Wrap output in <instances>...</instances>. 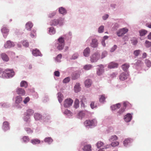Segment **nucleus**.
<instances>
[{"instance_id":"12","label":"nucleus","mask_w":151,"mask_h":151,"mask_svg":"<svg viewBox=\"0 0 151 151\" xmlns=\"http://www.w3.org/2000/svg\"><path fill=\"white\" fill-rule=\"evenodd\" d=\"M14 46V43L10 41H7L6 43L4 45V47L6 48H9Z\"/></svg>"},{"instance_id":"57","label":"nucleus","mask_w":151,"mask_h":151,"mask_svg":"<svg viewBox=\"0 0 151 151\" xmlns=\"http://www.w3.org/2000/svg\"><path fill=\"white\" fill-rule=\"evenodd\" d=\"M22 44L24 46L26 47H28L29 45V43L25 41L23 42Z\"/></svg>"},{"instance_id":"56","label":"nucleus","mask_w":151,"mask_h":151,"mask_svg":"<svg viewBox=\"0 0 151 151\" xmlns=\"http://www.w3.org/2000/svg\"><path fill=\"white\" fill-rule=\"evenodd\" d=\"M131 42L134 45H135L137 43V39H135L131 40Z\"/></svg>"},{"instance_id":"8","label":"nucleus","mask_w":151,"mask_h":151,"mask_svg":"<svg viewBox=\"0 0 151 151\" xmlns=\"http://www.w3.org/2000/svg\"><path fill=\"white\" fill-rule=\"evenodd\" d=\"M32 54L35 56H42V54L40 50L37 49H35L32 50Z\"/></svg>"},{"instance_id":"40","label":"nucleus","mask_w":151,"mask_h":151,"mask_svg":"<svg viewBox=\"0 0 151 151\" xmlns=\"http://www.w3.org/2000/svg\"><path fill=\"white\" fill-rule=\"evenodd\" d=\"M85 115V113L83 111H81L79 112L78 114V118L80 119H82L83 117Z\"/></svg>"},{"instance_id":"10","label":"nucleus","mask_w":151,"mask_h":151,"mask_svg":"<svg viewBox=\"0 0 151 151\" xmlns=\"http://www.w3.org/2000/svg\"><path fill=\"white\" fill-rule=\"evenodd\" d=\"M16 92L18 95L21 96H24L25 94V91L22 88H18L16 90Z\"/></svg>"},{"instance_id":"11","label":"nucleus","mask_w":151,"mask_h":151,"mask_svg":"<svg viewBox=\"0 0 151 151\" xmlns=\"http://www.w3.org/2000/svg\"><path fill=\"white\" fill-rule=\"evenodd\" d=\"M132 116L131 114L128 113L124 116V119L126 122H129L132 119Z\"/></svg>"},{"instance_id":"7","label":"nucleus","mask_w":151,"mask_h":151,"mask_svg":"<svg viewBox=\"0 0 151 151\" xmlns=\"http://www.w3.org/2000/svg\"><path fill=\"white\" fill-rule=\"evenodd\" d=\"M99 58V55L98 53H95L91 57V62H96Z\"/></svg>"},{"instance_id":"58","label":"nucleus","mask_w":151,"mask_h":151,"mask_svg":"<svg viewBox=\"0 0 151 151\" xmlns=\"http://www.w3.org/2000/svg\"><path fill=\"white\" fill-rule=\"evenodd\" d=\"M117 46L116 45H114L111 48L110 50L111 52H113L117 48Z\"/></svg>"},{"instance_id":"5","label":"nucleus","mask_w":151,"mask_h":151,"mask_svg":"<svg viewBox=\"0 0 151 151\" xmlns=\"http://www.w3.org/2000/svg\"><path fill=\"white\" fill-rule=\"evenodd\" d=\"M73 102V100L71 99H67L65 100L64 102V105L65 107H69L71 106Z\"/></svg>"},{"instance_id":"46","label":"nucleus","mask_w":151,"mask_h":151,"mask_svg":"<svg viewBox=\"0 0 151 151\" xmlns=\"http://www.w3.org/2000/svg\"><path fill=\"white\" fill-rule=\"evenodd\" d=\"M105 99V97L104 95H102L101 96V97L99 99V101L101 102H103L104 101Z\"/></svg>"},{"instance_id":"4","label":"nucleus","mask_w":151,"mask_h":151,"mask_svg":"<svg viewBox=\"0 0 151 151\" xmlns=\"http://www.w3.org/2000/svg\"><path fill=\"white\" fill-rule=\"evenodd\" d=\"M63 19L62 18H60L58 19H55L52 20L50 22V24L51 25H53L55 26L58 24L62 25L63 23L62 22Z\"/></svg>"},{"instance_id":"36","label":"nucleus","mask_w":151,"mask_h":151,"mask_svg":"<svg viewBox=\"0 0 151 151\" xmlns=\"http://www.w3.org/2000/svg\"><path fill=\"white\" fill-rule=\"evenodd\" d=\"M118 139L116 135L112 136L109 139V140L110 141L116 140Z\"/></svg>"},{"instance_id":"29","label":"nucleus","mask_w":151,"mask_h":151,"mask_svg":"<svg viewBox=\"0 0 151 151\" xmlns=\"http://www.w3.org/2000/svg\"><path fill=\"white\" fill-rule=\"evenodd\" d=\"M34 113V111L33 110L30 109H28L27 111L26 116H27L28 117L32 115Z\"/></svg>"},{"instance_id":"31","label":"nucleus","mask_w":151,"mask_h":151,"mask_svg":"<svg viewBox=\"0 0 151 151\" xmlns=\"http://www.w3.org/2000/svg\"><path fill=\"white\" fill-rule=\"evenodd\" d=\"M59 11L60 13L64 14L66 13V11L64 8L61 7L59 9Z\"/></svg>"},{"instance_id":"52","label":"nucleus","mask_w":151,"mask_h":151,"mask_svg":"<svg viewBox=\"0 0 151 151\" xmlns=\"http://www.w3.org/2000/svg\"><path fill=\"white\" fill-rule=\"evenodd\" d=\"M110 147V145H107L106 146H104V147L102 148V149H99L98 151H104V149H106L107 148H109V147Z\"/></svg>"},{"instance_id":"35","label":"nucleus","mask_w":151,"mask_h":151,"mask_svg":"<svg viewBox=\"0 0 151 151\" xmlns=\"http://www.w3.org/2000/svg\"><path fill=\"white\" fill-rule=\"evenodd\" d=\"M44 141L45 142H47L48 143L50 144L52 142L53 140L51 137H48L47 138H46L44 139Z\"/></svg>"},{"instance_id":"2","label":"nucleus","mask_w":151,"mask_h":151,"mask_svg":"<svg viewBox=\"0 0 151 151\" xmlns=\"http://www.w3.org/2000/svg\"><path fill=\"white\" fill-rule=\"evenodd\" d=\"M14 75V72L13 70L7 69L3 72L2 76L3 77H12Z\"/></svg>"},{"instance_id":"18","label":"nucleus","mask_w":151,"mask_h":151,"mask_svg":"<svg viewBox=\"0 0 151 151\" xmlns=\"http://www.w3.org/2000/svg\"><path fill=\"white\" fill-rule=\"evenodd\" d=\"M33 24L32 23L30 22H27L25 25V27L27 30H30L32 27Z\"/></svg>"},{"instance_id":"39","label":"nucleus","mask_w":151,"mask_h":151,"mask_svg":"<svg viewBox=\"0 0 151 151\" xmlns=\"http://www.w3.org/2000/svg\"><path fill=\"white\" fill-rule=\"evenodd\" d=\"M92 67V66L91 65H86L84 66L83 68L86 70H88L90 69Z\"/></svg>"},{"instance_id":"21","label":"nucleus","mask_w":151,"mask_h":151,"mask_svg":"<svg viewBox=\"0 0 151 151\" xmlns=\"http://www.w3.org/2000/svg\"><path fill=\"white\" fill-rule=\"evenodd\" d=\"M1 57L3 60L5 61H7L9 60L8 56L5 53H2L1 54Z\"/></svg>"},{"instance_id":"38","label":"nucleus","mask_w":151,"mask_h":151,"mask_svg":"<svg viewBox=\"0 0 151 151\" xmlns=\"http://www.w3.org/2000/svg\"><path fill=\"white\" fill-rule=\"evenodd\" d=\"M36 31L34 29H33L31 31L30 36L32 38H33L36 37Z\"/></svg>"},{"instance_id":"55","label":"nucleus","mask_w":151,"mask_h":151,"mask_svg":"<svg viewBox=\"0 0 151 151\" xmlns=\"http://www.w3.org/2000/svg\"><path fill=\"white\" fill-rule=\"evenodd\" d=\"M140 52V50H136L134 52V54L135 56H137L139 54Z\"/></svg>"},{"instance_id":"3","label":"nucleus","mask_w":151,"mask_h":151,"mask_svg":"<svg viewBox=\"0 0 151 151\" xmlns=\"http://www.w3.org/2000/svg\"><path fill=\"white\" fill-rule=\"evenodd\" d=\"M96 70V74L99 76L102 75L104 72V67L103 65H101L98 66Z\"/></svg>"},{"instance_id":"47","label":"nucleus","mask_w":151,"mask_h":151,"mask_svg":"<svg viewBox=\"0 0 151 151\" xmlns=\"http://www.w3.org/2000/svg\"><path fill=\"white\" fill-rule=\"evenodd\" d=\"M119 142L117 141L112 142L111 144V145L112 147H115L119 145Z\"/></svg>"},{"instance_id":"61","label":"nucleus","mask_w":151,"mask_h":151,"mask_svg":"<svg viewBox=\"0 0 151 151\" xmlns=\"http://www.w3.org/2000/svg\"><path fill=\"white\" fill-rule=\"evenodd\" d=\"M54 75L55 76L59 77L60 76V73L58 71H56L54 72Z\"/></svg>"},{"instance_id":"25","label":"nucleus","mask_w":151,"mask_h":151,"mask_svg":"<svg viewBox=\"0 0 151 151\" xmlns=\"http://www.w3.org/2000/svg\"><path fill=\"white\" fill-rule=\"evenodd\" d=\"M31 142L33 145L39 144L40 142V140L37 139H33L31 140Z\"/></svg>"},{"instance_id":"37","label":"nucleus","mask_w":151,"mask_h":151,"mask_svg":"<svg viewBox=\"0 0 151 151\" xmlns=\"http://www.w3.org/2000/svg\"><path fill=\"white\" fill-rule=\"evenodd\" d=\"M27 82L25 81H22L20 83V86L22 87L26 88L27 87Z\"/></svg>"},{"instance_id":"62","label":"nucleus","mask_w":151,"mask_h":151,"mask_svg":"<svg viewBox=\"0 0 151 151\" xmlns=\"http://www.w3.org/2000/svg\"><path fill=\"white\" fill-rule=\"evenodd\" d=\"M125 108H121L119 111V113L120 114H121L125 110Z\"/></svg>"},{"instance_id":"13","label":"nucleus","mask_w":151,"mask_h":151,"mask_svg":"<svg viewBox=\"0 0 151 151\" xmlns=\"http://www.w3.org/2000/svg\"><path fill=\"white\" fill-rule=\"evenodd\" d=\"M118 65V64L117 63L112 62L109 64L108 67L109 68L111 69L114 68H117Z\"/></svg>"},{"instance_id":"60","label":"nucleus","mask_w":151,"mask_h":151,"mask_svg":"<svg viewBox=\"0 0 151 151\" xmlns=\"http://www.w3.org/2000/svg\"><path fill=\"white\" fill-rule=\"evenodd\" d=\"M25 130L28 133H31L32 132V131L29 128H26Z\"/></svg>"},{"instance_id":"14","label":"nucleus","mask_w":151,"mask_h":151,"mask_svg":"<svg viewBox=\"0 0 151 151\" xmlns=\"http://www.w3.org/2000/svg\"><path fill=\"white\" fill-rule=\"evenodd\" d=\"M22 98L19 96H16L15 98V103L18 104L22 101Z\"/></svg>"},{"instance_id":"6","label":"nucleus","mask_w":151,"mask_h":151,"mask_svg":"<svg viewBox=\"0 0 151 151\" xmlns=\"http://www.w3.org/2000/svg\"><path fill=\"white\" fill-rule=\"evenodd\" d=\"M128 31V29L127 28H124L120 29L117 33V35L119 36H121L122 35L126 33Z\"/></svg>"},{"instance_id":"34","label":"nucleus","mask_w":151,"mask_h":151,"mask_svg":"<svg viewBox=\"0 0 151 151\" xmlns=\"http://www.w3.org/2000/svg\"><path fill=\"white\" fill-rule=\"evenodd\" d=\"M124 106L125 108L127 107L130 108L132 106V105L128 101H125L123 103Z\"/></svg>"},{"instance_id":"43","label":"nucleus","mask_w":151,"mask_h":151,"mask_svg":"<svg viewBox=\"0 0 151 151\" xmlns=\"http://www.w3.org/2000/svg\"><path fill=\"white\" fill-rule=\"evenodd\" d=\"M79 101L77 99H76L74 102V107L76 108H77L79 106Z\"/></svg>"},{"instance_id":"20","label":"nucleus","mask_w":151,"mask_h":151,"mask_svg":"<svg viewBox=\"0 0 151 151\" xmlns=\"http://www.w3.org/2000/svg\"><path fill=\"white\" fill-rule=\"evenodd\" d=\"M91 147L90 145H86L84 146L83 150L84 151H91Z\"/></svg>"},{"instance_id":"63","label":"nucleus","mask_w":151,"mask_h":151,"mask_svg":"<svg viewBox=\"0 0 151 151\" xmlns=\"http://www.w3.org/2000/svg\"><path fill=\"white\" fill-rule=\"evenodd\" d=\"M78 57V55L77 54H74L72 56V59H76Z\"/></svg>"},{"instance_id":"9","label":"nucleus","mask_w":151,"mask_h":151,"mask_svg":"<svg viewBox=\"0 0 151 151\" xmlns=\"http://www.w3.org/2000/svg\"><path fill=\"white\" fill-rule=\"evenodd\" d=\"M129 75L128 74L123 72L119 76V79L122 81H124L128 77Z\"/></svg>"},{"instance_id":"15","label":"nucleus","mask_w":151,"mask_h":151,"mask_svg":"<svg viewBox=\"0 0 151 151\" xmlns=\"http://www.w3.org/2000/svg\"><path fill=\"white\" fill-rule=\"evenodd\" d=\"M98 42L97 40L96 39H93L91 43V46L93 47H96L98 46Z\"/></svg>"},{"instance_id":"16","label":"nucleus","mask_w":151,"mask_h":151,"mask_svg":"<svg viewBox=\"0 0 151 151\" xmlns=\"http://www.w3.org/2000/svg\"><path fill=\"white\" fill-rule=\"evenodd\" d=\"M90 53V50L89 47H87L83 52V55L85 57H88L89 56Z\"/></svg>"},{"instance_id":"22","label":"nucleus","mask_w":151,"mask_h":151,"mask_svg":"<svg viewBox=\"0 0 151 151\" xmlns=\"http://www.w3.org/2000/svg\"><path fill=\"white\" fill-rule=\"evenodd\" d=\"M34 117L36 120H39L42 119V116L39 113H35L34 114Z\"/></svg>"},{"instance_id":"26","label":"nucleus","mask_w":151,"mask_h":151,"mask_svg":"<svg viewBox=\"0 0 151 151\" xmlns=\"http://www.w3.org/2000/svg\"><path fill=\"white\" fill-rule=\"evenodd\" d=\"M120 107L121 104L119 103H118L115 105L112 106H111V108L112 110H114L119 108Z\"/></svg>"},{"instance_id":"24","label":"nucleus","mask_w":151,"mask_h":151,"mask_svg":"<svg viewBox=\"0 0 151 151\" xmlns=\"http://www.w3.org/2000/svg\"><path fill=\"white\" fill-rule=\"evenodd\" d=\"M3 128L5 130H6L9 129V124L8 122H4L3 123Z\"/></svg>"},{"instance_id":"32","label":"nucleus","mask_w":151,"mask_h":151,"mask_svg":"<svg viewBox=\"0 0 151 151\" xmlns=\"http://www.w3.org/2000/svg\"><path fill=\"white\" fill-rule=\"evenodd\" d=\"M131 142V139H130L127 138L124 140V141L123 144L124 146H126L128 144L130 143Z\"/></svg>"},{"instance_id":"51","label":"nucleus","mask_w":151,"mask_h":151,"mask_svg":"<svg viewBox=\"0 0 151 151\" xmlns=\"http://www.w3.org/2000/svg\"><path fill=\"white\" fill-rule=\"evenodd\" d=\"M145 46L147 47L151 46V42L148 41H146L145 42Z\"/></svg>"},{"instance_id":"45","label":"nucleus","mask_w":151,"mask_h":151,"mask_svg":"<svg viewBox=\"0 0 151 151\" xmlns=\"http://www.w3.org/2000/svg\"><path fill=\"white\" fill-rule=\"evenodd\" d=\"M23 141L24 142H28L29 140V139L28 136H24L22 138Z\"/></svg>"},{"instance_id":"30","label":"nucleus","mask_w":151,"mask_h":151,"mask_svg":"<svg viewBox=\"0 0 151 151\" xmlns=\"http://www.w3.org/2000/svg\"><path fill=\"white\" fill-rule=\"evenodd\" d=\"M9 31V29L6 27L4 26L1 29V32L4 34H7Z\"/></svg>"},{"instance_id":"1","label":"nucleus","mask_w":151,"mask_h":151,"mask_svg":"<svg viewBox=\"0 0 151 151\" xmlns=\"http://www.w3.org/2000/svg\"><path fill=\"white\" fill-rule=\"evenodd\" d=\"M65 44L64 38L61 37L58 39L57 43L55 45L57 49L59 50H61L63 48Z\"/></svg>"},{"instance_id":"48","label":"nucleus","mask_w":151,"mask_h":151,"mask_svg":"<svg viewBox=\"0 0 151 151\" xmlns=\"http://www.w3.org/2000/svg\"><path fill=\"white\" fill-rule=\"evenodd\" d=\"M104 27L103 26H101L99 28L98 32L99 33H101L103 32Z\"/></svg>"},{"instance_id":"64","label":"nucleus","mask_w":151,"mask_h":151,"mask_svg":"<svg viewBox=\"0 0 151 151\" xmlns=\"http://www.w3.org/2000/svg\"><path fill=\"white\" fill-rule=\"evenodd\" d=\"M109 15L108 14H106L103 17V18L104 20H106L108 17Z\"/></svg>"},{"instance_id":"41","label":"nucleus","mask_w":151,"mask_h":151,"mask_svg":"<svg viewBox=\"0 0 151 151\" xmlns=\"http://www.w3.org/2000/svg\"><path fill=\"white\" fill-rule=\"evenodd\" d=\"M49 32L50 35H53L55 33V30L54 28L51 27L49 29Z\"/></svg>"},{"instance_id":"19","label":"nucleus","mask_w":151,"mask_h":151,"mask_svg":"<svg viewBox=\"0 0 151 151\" xmlns=\"http://www.w3.org/2000/svg\"><path fill=\"white\" fill-rule=\"evenodd\" d=\"M80 86V84L79 83H76L74 87V90L77 93L81 90V88Z\"/></svg>"},{"instance_id":"23","label":"nucleus","mask_w":151,"mask_h":151,"mask_svg":"<svg viewBox=\"0 0 151 151\" xmlns=\"http://www.w3.org/2000/svg\"><path fill=\"white\" fill-rule=\"evenodd\" d=\"M58 97L59 102L60 103H61L63 99V95L60 92H59L58 93Z\"/></svg>"},{"instance_id":"27","label":"nucleus","mask_w":151,"mask_h":151,"mask_svg":"<svg viewBox=\"0 0 151 151\" xmlns=\"http://www.w3.org/2000/svg\"><path fill=\"white\" fill-rule=\"evenodd\" d=\"M85 86L87 87H89L91 84V81L90 79H87L85 81Z\"/></svg>"},{"instance_id":"28","label":"nucleus","mask_w":151,"mask_h":151,"mask_svg":"<svg viewBox=\"0 0 151 151\" xmlns=\"http://www.w3.org/2000/svg\"><path fill=\"white\" fill-rule=\"evenodd\" d=\"M129 67V64L125 63L122 66V68L124 71H127Z\"/></svg>"},{"instance_id":"59","label":"nucleus","mask_w":151,"mask_h":151,"mask_svg":"<svg viewBox=\"0 0 151 151\" xmlns=\"http://www.w3.org/2000/svg\"><path fill=\"white\" fill-rule=\"evenodd\" d=\"M90 106L92 109L96 108L97 106L96 105H95L94 102H91L90 104Z\"/></svg>"},{"instance_id":"44","label":"nucleus","mask_w":151,"mask_h":151,"mask_svg":"<svg viewBox=\"0 0 151 151\" xmlns=\"http://www.w3.org/2000/svg\"><path fill=\"white\" fill-rule=\"evenodd\" d=\"M145 63L147 66L150 67L151 66V62L150 60H145Z\"/></svg>"},{"instance_id":"49","label":"nucleus","mask_w":151,"mask_h":151,"mask_svg":"<svg viewBox=\"0 0 151 151\" xmlns=\"http://www.w3.org/2000/svg\"><path fill=\"white\" fill-rule=\"evenodd\" d=\"M70 78L69 77H67L65 78L63 80V82L64 83H66L69 82Z\"/></svg>"},{"instance_id":"54","label":"nucleus","mask_w":151,"mask_h":151,"mask_svg":"<svg viewBox=\"0 0 151 151\" xmlns=\"http://www.w3.org/2000/svg\"><path fill=\"white\" fill-rule=\"evenodd\" d=\"M30 100V98L29 97H26L23 101V102L25 104H26Z\"/></svg>"},{"instance_id":"53","label":"nucleus","mask_w":151,"mask_h":151,"mask_svg":"<svg viewBox=\"0 0 151 151\" xmlns=\"http://www.w3.org/2000/svg\"><path fill=\"white\" fill-rule=\"evenodd\" d=\"M56 14L55 12H53L51 13H50L48 15V17L50 18H52L54 17Z\"/></svg>"},{"instance_id":"42","label":"nucleus","mask_w":151,"mask_h":151,"mask_svg":"<svg viewBox=\"0 0 151 151\" xmlns=\"http://www.w3.org/2000/svg\"><path fill=\"white\" fill-rule=\"evenodd\" d=\"M104 145V143L100 141L98 142L96 144L97 147L98 148H100L103 147Z\"/></svg>"},{"instance_id":"33","label":"nucleus","mask_w":151,"mask_h":151,"mask_svg":"<svg viewBox=\"0 0 151 151\" xmlns=\"http://www.w3.org/2000/svg\"><path fill=\"white\" fill-rule=\"evenodd\" d=\"M140 35L141 36H142L145 35L147 33V31L145 29H142L139 31Z\"/></svg>"},{"instance_id":"50","label":"nucleus","mask_w":151,"mask_h":151,"mask_svg":"<svg viewBox=\"0 0 151 151\" xmlns=\"http://www.w3.org/2000/svg\"><path fill=\"white\" fill-rule=\"evenodd\" d=\"M81 102L82 104H83L84 102H86V98L83 96L81 97Z\"/></svg>"},{"instance_id":"17","label":"nucleus","mask_w":151,"mask_h":151,"mask_svg":"<svg viewBox=\"0 0 151 151\" xmlns=\"http://www.w3.org/2000/svg\"><path fill=\"white\" fill-rule=\"evenodd\" d=\"M93 123V120H87L85 121L84 124L86 126H88L92 125Z\"/></svg>"}]
</instances>
